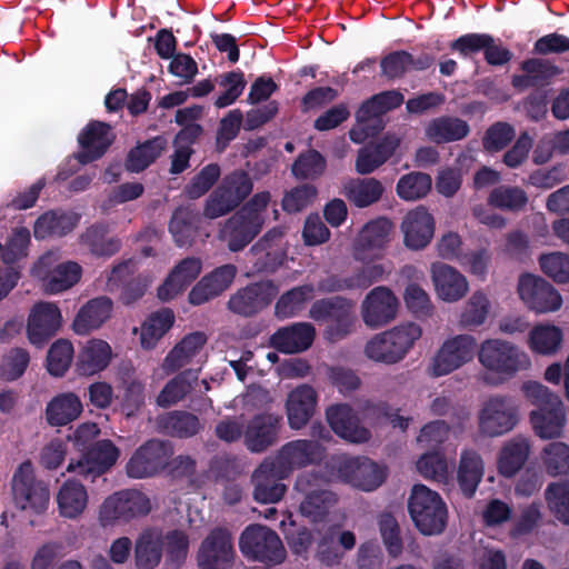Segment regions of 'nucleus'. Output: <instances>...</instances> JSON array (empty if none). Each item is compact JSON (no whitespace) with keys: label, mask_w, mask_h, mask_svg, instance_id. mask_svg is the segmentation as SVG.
<instances>
[{"label":"nucleus","mask_w":569,"mask_h":569,"mask_svg":"<svg viewBox=\"0 0 569 569\" xmlns=\"http://www.w3.org/2000/svg\"><path fill=\"white\" fill-rule=\"evenodd\" d=\"M477 357L482 368L480 380L497 387L517 373L531 368L530 356L511 341L491 338L477 345Z\"/></svg>","instance_id":"1"},{"label":"nucleus","mask_w":569,"mask_h":569,"mask_svg":"<svg viewBox=\"0 0 569 569\" xmlns=\"http://www.w3.org/2000/svg\"><path fill=\"white\" fill-rule=\"evenodd\" d=\"M271 196L268 191L256 193L247 204L223 226L221 237L231 251L243 249L261 230Z\"/></svg>","instance_id":"2"},{"label":"nucleus","mask_w":569,"mask_h":569,"mask_svg":"<svg viewBox=\"0 0 569 569\" xmlns=\"http://www.w3.org/2000/svg\"><path fill=\"white\" fill-rule=\"evenodd\" d=\"M151 511L149 497L137 489H122L103 499L98 508V522L102 528L129 523Z\"/></svg>","instance_id":"3"},{"label":"nucleus","mask_w":569,"mask_h":569,"mask_svg":"<svg viewBox=\"0 0 569 569\" xmlns=\"http://www.w3.org/2000/svg\"><path fill=\"white\" fill-rule=\"evenodd\" d=\"M408 508L410 516L419 529L426 536L441 533L448 519V510L440 495L425 485H416L412 488Z\"/></svg>","instance_id":"4"},{"label":"nucleus","mask_w":569,"mask_h":569,"mask_svg":"<svg viewBox=\"0 0 569 569\" xmlns=\"http://www.w3.org/2000/svg\"><path fill=\"white\" fill-rule=\"evenodd\" d=\"M326 469L328 480L347 482L365 491L379 487L386 477L385 470L371 460L345 455L331 457Z\"/></svg>","instance_id":"5"},{"label":"nucleus","mask_w":569,"mask_h":569,"mask_svg":"<svg viewBox=\"0 0 569 569\" xmlns=\"http://www.w3.org/2000/svg\"><path fill=\"white\" fill-rule=\"evenodd\" d=\"M477 339L469 333L448 337L430 358L428 375L438 378L461 369L477 356Z\"/></svg>","instance_id":"6"},{"label":"nucleus","mask_w":569,"mask_h":569,"mask_svg":"<svg viewBox=\"0 0 569 569\" xmlns=\"http://www.w3.org/2000/svg\"><path fill=\"white\" fill-rule=\"evenodd\" d=\"M239 548L247 559L271 565L283 562L287 556L279 536L261 525H251L243 530Z\"/></svg>","instance_id":"7"},{"label":"nucleus","mask_w":569,"mask_h":569,"mask_svg":"<svg viewBox=\"0 0 569 569\" xmlns=\"http://www.w3.org/2000/svg\"><path fill=\"white\" fill-rule=\"evenodd\" d=\"M518 407L510 397L496 395L486 399L478 412V429L482 436H503L517 426Z\"/></svg>","instance_id":"8"},{"label":"nucleus","mask_w":569,"mask_h":569,"mask_svg":"<svg viewBox=\"0 0 569 569\" xmlns=\"http://www.w3.org/2000/svg\"><path fill=\"white\" fill-rule=\"evenodd\" d=\"M402 102V93L396 90L379 93L365 102L357 112V124L349 132L350 139L361 143L377 133L383 128L381 116Z\"/></svg>","instance_id":"9"},{"label":"nucleus","mask_w":569,"mask_h":569,"mask_svg":"<svg viewBox=\"0 0 569 569\" xmlns=\"http://www.w3.org/2000/svg\"><path fill=\"white\" fill-rule=\"evenodd\" d=\"M12 495L18 508L34 513L43 512L50 500L48 486L36 478L30 461L22 462L16 470L12 478Z\"/></svg>","instance_id":"10"},{"label":"nucleus","mask_w":569,"mask_h":569,"mask_svg":"<svg viewBox=\"0 0 569 569\" xmlns=\"http://www.w3.org/2000/svg\"><path fill=\"white\" fill-rule=\"evenodd\" d=\"M330 481L328 472L323 477L303 473L297 479L295 490L302 496L300 512L312 522L322 520L336 502L335 495L325 489V485Z\"/></svg>","instance_id":"11"},{"label":"nucleus","mask_w":569,"mask_h":569,"mask_svg":"<svg viewBox=\"0 0 569 569\" xmlns=\"http://www.w3.org/2000/svg\"><path fill=\"white\" fill-rule=\"evenodd\" d=\"M252 190V183L247 173L236 171L224 177L220 186L206 201L203 216L216 219L236 208Z\"/></svg>","instance_id":"12"},{"label":"nucleus","mask_w":569,"mask_h":569,"mask_svg":"<svg viewBox=\"0 0 569 569\" xmlns=\"http://www.w3.org/2000/svg\"><path fill=\"white\" fill-rule=\"evenodd\" d=\"M54 254L40 258L32 268V274L41 282L44 292L58 295L74 287L81 279L82 268L77 262L66 261L53 264Z\"/></svg>","instance_id":"13"},{"label":"nucleus","mask_w":569,"mask_h":569,"mask_svg":"<svg viewBox=\"0 0 569 569\" xmlns=\"http://www.w3.org/2000/svg\"><path fill=\"white\" fill-rule=\"evenodd\" d=\"M517 289L525 306L539 315L557 312L563 302L560 292L539 276L521 274Z\"/></svg>","instance_id":"14"},{"label":"nucleus","mask_w":569,"mask_h":569,"mask_svg":"<svg viewBox=\"0 0 569 569\" xmlns=\"http://www.w3.org/2000/svg\"><path fill=\"white\" fill-rule=\"evenodd\" d=\"M120 456L119 449L110 440L93 443L78 460L71 459L67 471L94 481L114 466Z\"/></svg>","instance_id":"15"},{"label":"nucleus","mask_w":569,"mask_h":569,"mask_svg":"<svg viewBox=\"0 0 569 569\" xmlns=\"http://www.w3.org/2000/svg\"><path fill=\"white\" fill-rule=\"evenodd\" d=\"M234 555L230 531L226 528H214L202 540L197 560L201 569H229Z\"/></svg>","instance_id":"16"},{"label":"nucleus","mask_w":569,"mask_h":569,"mask_svg":"<svg viewBox=\"0 0 569 569\" xmlns=\"http://www.w3.org/2000/svg\"><path fill=\"white\" fill-rule=\"evenodd\" d=\"M398 309L399 300L397 296L386 286L371 289L360 306L361 318L365 325L371 329L391 322L397 317Z\"/></svg>","instance_id":"17"},{"label":"nucleus","mask_w":569,"mask_h":569,"mask_svg":"<svg viewBox=\"0 0 569 569\" xmlns=\"http://www.w3.org/2000/svg\"><path fill=\"white\" fill-rule=\"evenodd\" d=\"M392 229L393 224L387 218H378L366 223L353 242V258L361 262L381 258L391 239Z\"/></svg>","instance_id":"18"},{"label":"nucleus","mask_w":569,"mask_h":569,"mask_svg":"<svg viewBox=\"0 0 569 569\" xmlns=\"http://www.w3.org/2000/svg\"><path fill=\"white\" fill-rule=\"evenodd\" d=\"M283 236L282 228H273L250 249L247 257L252 266L248 268L247 276L273 271L282 263L286 256Z\"/></svg>","instance_id":"19"},{"label":"nucleus","mask_w":569,"mask_h":569,"mask_svg":"<svg viewBox=\"0 0 569 569\" xmlns=\"http://www.w3.org/2000/svg\"><path fill=\"white\" fill-rule=\"evenodd\" d=\"M323 455L322 447L310 440H293L278 451L274 459L269 460L278 470L280 477H288L295 470L312 465Z\"/></svg>","instance_id":"20"},{"label":"nucleus","mask_w":569,"mask_h":569,"mask_svg":"<svg viewBox=\"0 0 569 569\" xmlns=\"http://www.w3.org/2000/svg\"><path fill=\"white\" fill-rule=\"evenodd\" d=\"M62 323L61 311L57 303L40 301L36 303L28 317L27 335L34 346H42L59 330Z\"/></svg>","instance_id":"21"},{"label":"nucleus","mask_w":569,"mask_h":569,"mask_svg":"<svg viewBox=\"0 0 569 569\" xmlns=\"http://www.w3.org/2000/svg\"><path fill=\"white\" fill-rule=\"evenodd\" d=\"M170 456V450L159 440H151L136 450L127 463V473L130 478L142 479L151 477L162 470Z\"/></svg>","instance_id":"22"},{"label":"nucleus","mask_w":569,"mask_h":569,"mask_svg":"<svg viewBox=\"0 0 569 569\" xmlns=\"http://www.w3.org/2000/svg\"><path fill=\"white\" fill-rule=\"evenodd\" d=\"M435 229V218L423 206L408 211L400 224L403 243L411 250L425 249L431 242Z\"/></svg>","instance_id":"23"},{"label":"nucleus","mask_w":569,"mask_h":569,"mask_svg":"<svg viewBox=\"0 0 569 569\" xmlns=\"http://www.w3.org/2000/svg\"><path fill=\"white\" fill-rule=\"evenodd\" d=\"M433 291L441 301L453 303L461 300L469 291V282L457 268L445 262L430 266Z\"/></svg>","instance_id":"24"},{"label":"nucleus","mask_w":569,"mask_h":569,"mask_svg":"<svg viewBox=\"0 0 569 569\" xmlns=\"http://www.w3.org/2000/svg\"><path fill=\"white\" fill-rule=\"evenodd\" d=\"M278 292L272 281L251 283L230 297L228 308L234 313L251 316L267 307Z\"/></svg>","instance_id":"25"},{"label":"nucleus","mask_w":569,"mask_h":569,"mask_svg":"<svg viewBox=\"0 0 569 569\" xmlns=\"http://www.w3.org/2000/svg\"><path fill=\"white\" fill-rule=\"evenodd\" d=\"M389 273L390 270L382 263H367L350 276H329L319 283V290L323 292H333L367 289L375 282L386 278Z\"/></svg>","instance_id":"26"},{"label":"nucleus","mask_w":569,"mask_h":569,"mask_svg":"<svg viewBox=\"0 0 569 569\" xmlns=\"http://www.w3.org/2000/svg\"><path fill=\"white\" fill-rule=\"evenodd\" d=\"M58 513L68 520L80 519L89 506V492L87 487L77 479L70 478L63 481L54 495Z\"/></svg>","instance_id":"27"},{"label":"nucleus","mask_w":569,"mask_h":569,"mask_svg":"<svg viewBox=\"0 0 569 569\" xmlns=\"http://www.w3.org/2000/svg\"><path fill=\"white\" fill-rule=\"evenodd\" d=\"M237 271V267L230 263L216 268L202 277L191 289L188 296L189 302L193 306H200L220 296L231 286Z\"/></svg>","instance_id":"28"},{"label":"nucleus","mask_w":569,"mask_h":569,"mask_svg":"<svg viewBox=\"0 0 569 569\" xmlns=\"http://www.w3.org/2000/svg\"><path fill=\"white\" fill-rule=\"evenodd\" d=\"M111 127L101 121L89 122L80 132L78 141L81 151L77 154L80 163H89L99 159L112 143Z\"/></svg>","instance_id":"29"},{"label":"nucleus","mask_w":569,"mask_h":569,"mask_svg":"<svg viewBox=\"0 0 569 569\" xmlns=\"http://www.w3.org/2000/svg\"><path fill=\"white\" fill-rule=\"evenodd\" d=\"M316 338V329L309 322H296L279 328L270 338L271 346L283 353L308 350Z\"/></svg>","instance_id":"30"},{"label":"nucleus","mask_w":569,"mask_h":569,"mask_svg":"<svg viewBox=\"0 0 569 569\" xmlns=\"http://www.w3.org/2000/svg\"><path fill=\"white\" fill-rule=\"evenodd\" d=\"M113 357L111 346L102 340L92 338L80 348L76 358V371L80 376L90 377L103 371Z\"/></svg>","instance_id":"31"},{"label":"nucleus","mask_w":569,"mask_h":569,"mask_svg":"<svg viewBox=\"0 0 569 569\" xmlns=\"http://www.w3.org/2000/svg\"><path fill=\"white\" fill-rule=\"evenodd\" d=\"M206 343L207 336L203 332L187 335L166 356L161 370L170 375L192 363L201 355Z\"/></svg>","instance_id":"32"},{"label":"nucleus","mask_w":569,"mask_h":569,"mask_svg":"<svg viewBox=\"0 0 569 569\" xmlns=\"http://www.w3.org/2000/svg\"><path fill=\"white\" fill-rule=\"evenodd\" d=\"M113 302L106 296L87 301L76 315L72 328L78 335H87L101 328L111 319Z\"/></svg>","instance_id":"33"},{"label":"nucleus","mask_w":569,"mask_h":569,"mask_svg":"<svg viewBox=\"0 0 569 569\" xmlns=\"http://www.w3.org/2000/svg\"><path fill=\"white\" fill-rule=\"evenodd\" d=\"M318 395L309 385H301L288 395L286 409L289 426L301 429L316 412Z\"/></svg>","instance_id":"34"},{"label":"nucleus","mask_w":569,"mask_h":569,"mask_svg":"<svg viewBox=\"0 0 569 569\" xmlns=\"http://www.w3.org/2000/svg\"><path fill=\"white\" fill-rule=\"evenodd\" d=\"M531 451L528 438L515 436L505 441L497 453V470L499 475L511 478L526 465Z\"/></svg>","instance_id":"35"},{"label":"nucleus","mask_w":569,"mask_h":569,"mask_svg":"<svg viewBox=\"0 0 569 569\" xmlns=\"http://www.w3.org/2000/svg\"><path fill=\"white\" fill-rule=\"evenodd\" d=\"M327 420L331 429L349 442L360 443L370 438V432L360 427L358 417L347 405H333L327 409Z\"/></svg>","instance_id":"36"},{"label":"nucleus","mask_w":569,"mask_h":569,"mask_svg":"<svg viewBox=\"0 0 569 569\" xmlns=\"http://www.w3.org/2000/svg\"><path fill=\"white\" fill-rule=\"evenodd\" d=\"M202 270L201 260L198 258H186L180 261L169 273L166 281L158 289V297L168 301L180 295Z\"/></svg>","instance_id":"37"},{"label":"nucleus","mask_w":569,"mask_h":569,"mask_svg":"<svg viewBox=\"0 0 569 569\" xmlns=\"http://www.w3.org/2000/svg\"><path fill=\"white\" fill-rule=\"evenodd\" d=\"M284 478L278 475V470L269 460L263 461L252 475L254 499L261 503L280 501L287 490V487L280 482Z\"/></svg>","instance_id":"38"},{"label":"nucleus","mask_w":569,"mask_h":569,"mask_svg":"<svg viewBox=\"0 0 569 569\" xmlns=\"http://www.w3.org/2000/svg\"><path fill=\"white\" fill-rule=\"evenodd\" d=\"M536 435L542 439L560 437L566 425V411L560 398H552L550 407H542L530 413Z\"/></svg>","instance_id":"39"},{"label":"nucleus","mask_w":569,"mask_h":569,"mask_svg":"<svg viewBox=\"0 0 569 569\" xmlns=\"http://www.w3.org/2000/svg\"><path fill=\"white\" fill-rule=\"evenodd\" d=\"M164 537L161 530L149 528L137 538L133 549L134 562L138 569H154L162 559Z\"/></svg>","instance_id":"40"},{"label":"nucleus","mask_w":569,"mask_h":569,"mask_svg":"<svg viewBox=\"0 0 569 569\" xmlns=\"http://www.w3.org/2000/svg\"><path fill=\"white\" fill-rule=\"evenodd\" d=\"M400 144L395 134H387L376 144H369L359 150L356 160V170L360 174H368L383 164Z\"/></svg>","instance_id":"41"},{"label":"nucleus","mask_w":569,"mask_h":569,"mask_svg":"<svg viewBox=\"0 0 569 569\" xmlns=\"http://www.w3.org/2000/svg\"><path fill=\"white\" fill-rule=\"evenodd\" d=\"M82 402L73 392L59 393L46 407L47 422L52 427H62L76 420L82 412Z\"/></svg>","instance_id":"42"},{"label":"nucleus","mask_w":569,"mask_h":569,"mask_svg":"<svg viewBox=\"0 0 569 569\" xmlns=\"http://www.w3.org/2000/svg\"><path fill=\"white\" fill-rule=\"evenodd\" d=\"M521 74H516L512 78V84L517 89L542 87L560 73V69L557 66L548 60L537 58L523 61L521 63Z\"/></svg>","instance_id":"43"},{"label":"nucleus","mask_w":569,"mask_h":569,"mask_svg":"<svg viewBox=\"0 0 569 569\" xmlns=\"http://www.w3.org/2000/svg\"><path fill=\"white\" fill-rule=\"evenodd\" d=\"M279 418L273 415L256 417L244 433L249 450L260 452L271 446L277 438Z\"/></svg>","instance_id":"44"},{"label":"nucleus","mask_w":569,"mask_h":569,"mask_svg":"<svg viewBox=\"0 0 569 569\" xmlns=\"http://www.w3.org/2000/svg\"><path fill=\"white\" fill-rule=\"evenodd\" d=\"M433 63L429 54L413 57L407 51H395L381 60L382 74L388 78H399L410 70H425Z\"/></svg>","instance_id":"45"},{"label":"nucleus","mask_w":569,"mask_h":569,"mask_svg":"<svg viewBox=\"0 0 569 569\" xmlns=\"http://www.w3.org/2000/svg\"><path fill=\"white\" fill-rule=\"evenodd\" d=\"M563 341L562 330L551 323L536 325L528 333L527 345L533 352L551 356L560 350Z\"/></svg>","instance_id":"46"},{"label":"nucleus","mask_w":569,"mask_h":569,"mask_svg":"<svg viewBox=\"0 0 569 569\" xmlns=\"http://www.w3.org/2000/svg\"><path fill=\"white\" fill-rule=\"evenodd\" d=\"M468 132V123L455 117L436 118L426 126V137L436 143L461 140Z\"/></svg>","instance_id":"47"},{"label":"nucleus","mask_w":569,"mask_h":569,"mask_svg":"<svg viewBox=\"0 0 569 569\" xmlns=\"http://www.w3.org/2000/svg\"><path fill=\"white\" fill-rule=\"evenodd\" d=\"M483 476V461L475 450L461 452L458 467V481L467 497H471Z\"/></svg>","instance_id":"48"},{"label":"nucleus","mask_w":569,"mask_h":569,"mask_svg":"<svg viewBox=\"0 0 569 569\" xmlns=\"http://www.w3.org/2000/svg\"><path fill=\"white\" fill-rule=\"evenodd\" d=\"M383 190L381 182L375 178L352 179L343 186V194L358 208L377 202Z\"/></svg>","instance_id":"49"},{"label":"nucleus","mask_w":569,"mask_h":569,"mask_svg":"<svg viewBox=\"0 0 569 569\" xmlns=\"http://www.w3.org/2000/svg\"><path fill=\"white\" fill-rule=\"evenodd\" d=\"M174 315L170 309H161L150 315L140 328V343L143 349H152L172 327Z\"/></svg>","instance_id":"50"},{"label":"nucleus","mask_w":569,"mask_h":569,"mask_svg":"<svg viewBox=\"0 0 569 569\" xmlns=\"http://www.w3.org/2000/svg\"><path fill=\"white\" fill-rule=\"evenodd\" d=\"M78 221L79 216L73 212H47L36 221L34 236L40 239L50 236L61 237L70 232Z\"/></svg>","instance_id":"51"},{"label":"nucleus","mask_w":569,"mask_h":569,"mask_svg":"<svg viewBox=\"0 0 569 569\" xmlns=\"http://www.w3.org/2000/svg\"><path fill=\"white\" fill-rule=\"evenodd\" d=\"M417 472L427 480L449 483L451 469L446 457L439 451L426 452L416 461Z\"/></svg>","instance_id":"52"},{"label":"nucleus","mask_w":569,"mask_h":569,"mask_svg":"<svg viewBox=\"0 0 569 569\" xmlns=\"http://www.w3.org/2000/svg\"><path fill=\"white\" fill-rule=\"evenodd\" d=\"M315 296L311 284L296 287L283 293L276 303V315L286 319L298 315Z\"/></svg>","instance_id":"53"},{"label":"nucleus","mask_w":569,"mask_h":569,"mask_svg":"<svg viewBox=\"0 0 569 569\" xmlns=\"http://www.w3.org/2000/svg\"><path fill=\"white\" fill-rule=\"evenodd\" d=\"M491 303L488 296L478 290L475 291L465 303L460 315V323L465 328H475L485 323Z\"/></svg>","instance_id":"54"},{"label":"nucleus","mask_w":569,"mask_h":569,"mask_svg":"<svg viewBox=\"0 0 569 569\" xmlns=\"http://www.w3.org/2000/svg\"><path fill=\"white\" fill-rule=\"evenodd\" d=\"M386 332L400 361L422 336L421 327L415 322L400 323Z\"/></svg>","instance_id":"55"},{"label":"nucleus","mask_w":569,"mask_h":569,"mask_svg":"<svg viewBox=\"0 0 569 569\" xmlns=\"http://www.w3.org/2000/svg\"><path fill=\"white\" fill-rule=\"evenodd\" d=\"M545 469L550 476L569 475V446L565 442H551L541 451Z\"/></svg>","instance_id":"56"},{"label":"nucleus","mask_w":569,"mask_h":569,"mask_svg":"<svg viewBox=\"0 0 569 569\" xmlns=\"http://www.w3.org/2000/svg\"><path fill=\"white\" fill-rule=\"evenodd\" d=\"M166 141L162 138H156L131 150L127 169L132 172H140L152 163L163 151Z\"/></svg>","instance_id":"57"},{"label":"nucleus","mask_w":569,"mask_h":569,"mask_svg":"<svg viewBox=\"0 0 569 569\" xmlns=\"http://www.w3.org/2000/svg\"><path fill=\"white\" fill-rule=\"evenodd\" d=\"M431 177L422 172H411L397 183L398 196L407 201H415L423 198L431 189Z\"/></svg>","instance_id":"58"},{"label":"nucleus","mask_w":569,"mask_h":569,"mask_svg":"<svg viewBox=\"0 0 569 569\" xmlns=\"http://www.w3.org/2000/svg\"><path fill=\"white\" fill-rule=\"evenodd\" d=\"M161 426L167 433L180 438L191 437L200 429L198 418L182 411L170 412L162 417Z\"/></svg>","instance_id":"59"},{"label":"nucleus","mask_w":569,"mask_h":569,"mask_svg":"<svg viewBox=\"0 0 569 569\" xmlns=\"http://www.w3.org/2000/svg\"><path fill=\"white\" fill-rule=\"evenodd\" d=\"M198 219V213L190 208H179L174 211L169 230L178 246H184L190 241Z\"/></svg>","instance_id":"60"},{"label":"nucleus","mask_w":569,"mask_h":569,"mask_svg":"<svg viewBox=\"0 0 569 569\" xmlns=\"http://www.w3.org/2000/svg\"><path fill=\"white\" fill-rule=\"evenodd\" d=\"M548 508L563 525H569V486L563 482H552L546 489Z\"/></svg>","instance_id":"61"},{"label":"nucleus","mask_w":569,"mask_h":569,"mask_svg":"<svg viewBox=\"0 0 569 569\" xmlns=\"http://www.w3.org/2000/svg\"><path fill=\"white\" fill-rule=\"evenodd\" d=\"M539 264L542 272L557 283H569V253L555 251L541 254Z\"/></svg>","instance_id":"62"},{"label":"nucleus","mask_w":569,"mask_h":569,"mask_svg":"<svg viewBox=\"0 0 569 569\" xmlns=\"http://www.w3.org/2000/svg\"><path fill=\"white\" fill-rule=\"evenodd\" d=\"M73 355V346L70 341L64 339L56 341L48 351V371L56 377L63 376L71 365Z\"/></svg>","instance_id":"63"},{"label":"nucleus","mask_w":569,"mask_h":569,"mask_svg":"<svg viewBox=\"0 0 569 569\" xmlns=\"http://www.w3.org/2000/svg\"><path fill=\"white\" fill-rule=\"evenodd\" d=\"M527 194L519 187L500 186L495 188L489 197V204L506 209V210H519L527 203Z\"/></svg>","instance_id":"64"}]
</instances>
